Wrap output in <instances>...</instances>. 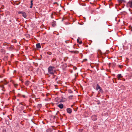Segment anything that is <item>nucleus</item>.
I'll return each instance as SVG.
<instances>
[{
    "mask_svg": "<svg viewBox=\"0 0 132 132\" xmlns=\"http://www.w3.org/2000/svg\"><path fill=\"white\" fill-rule=\"evenodd\" d=\"M48 73L52 75H53L55 72V68L52 66H50L48 68Z\"/></svg>",
    "mask_w": 132,
    "mask_h": 132,
    "instance_id": "1",
    "label": "nucleus"
},
{
    "mask_svg": "<svg viewBox=\"0 0 132 132\" xmlns=\"http://www.w3.org/2000/svg\"><path fill=\"white\" fill-rule=\"evenodd\" d=\"M127 5L128 6L130 7L131 8H132V0L129 1L128 2Z\"/></svg>",
    "mask_w": 132,
    "mask_h": 132,
    "instance_id": "2",
    "label": "nucleus"
},
{
    "mask_svg": "<svg viewBox=\"0 0 132 132\" xmlns=\"http://www.w3.org/2000/svg\"><path fill=\"white\" fill-rule=\"evenodd\" d=\"M92 118L94 121L96 120L97 119V117L96 115H94L92 116Z\"/></svg>",
    "mask_w": 132,
    "mask_h": 132,
    "instance_id": "3",
    "label": "nucleus"
},
{
    "mask_svg": "<svg viewBox=\"0 0 132 132\" xmlns=\"http://www.w3.org/2000/svg\"><path fill=\"white\" fill-rule=\"evenodd\" d=\"M8 82H6V83H4L3 81H1V82H0V86H1V87H3V85H1L2 84H3L4 85H6L7 84Z\"/></svg>",
    "mask_w": 132,
    "mask_h": 132,
    "instance_id": "4",
    "label": "nucleus"
},
{
    "mask_svg": "<svg viewBox=\"0 0 132 132\" xmlns=\"http://www.w3.org/2000/svg\"><path fill=\"white\" fill-rule=\"evenodd\" d=\"M67 112L69 114L71 113L72 112V110L70 108H67Z\"/></svg>",
    "mask_w": 132,
    "mask_h": 132,
    "instance_id": "5",
    "label": "nucleus"
},
{
    "mask_svg": "<svg viewBox=\"0 0 132 132\" xmlns=\"http://www.w3.org/2000/svg\"><path fill=\"white\" fill-rule=\"evenodd\" d=\"M117 78L118 80H121V78H122V76L121 74H119L117 75Z\"/></svg>",
    "mask_w": 132,
    "mask_h": 132,
    "instance_id": "6",
    "label": "nucleus"
},
{
    "mask_svg": "<svg viewBox=\"0 0 132 132\" xmlns=\"http://www.w3.org/2000/svg\"><path fill=\"white\" fill-rule=\"evenodd\" d=\"M58 106L60 109H62L63 108V106L62 104H60L59 105H57Z\"/></svg>",
    "mask_w": 132,
    "mask_h": 132,
    "instance_id": "7",
    "label": "nucleus"
},
{
    "mask_svg": "<svg viewBox=\"0 0 132 132\" xmlns=\"http://www.w3.org/2000/svg\"><path fill=\"white\" fill-rule=\"evenodd\" d=\"M36 47L37 48H41V46L40 43H38L36 44Z\"/></svg>",
    "mask_w": 132,
    "mask_h": 132,
    "instance_id": "8",
    "label": "nucleus"
},
{
    "mask_svg": "<svg viewBox=\"0 0 132 132\" xmlns=\"http://www.w3.org/2000/svg\"><path fill=\"white\" fill-rule=\"evenodd\" d=\"M101 88L98 84H97L96 87V90H98L101 89Z\"/></svg>",
    "mask_w": 132,
    "mask_h": 132,
    "instance_id": "9",
    "label": "nucleus"
},
{
    "mask_svg": "<svg viewBox=\"0 0 132 132\" xmlns=\"http://www.w3.org/2000/svg\"><path fill=\"white\" fill-rule=\"evenodd\" d=\"M22 15L24 18H26L27 17V15L26 13H25L24 12H23V13H22Z\"/></svg>",
    "mask_w": 132,
    "mask_h": 132,
    "instance_id": "10",
    "label": "nucleus"
},
{
    "mask_svg": "<svg viewBox=\"0 0 132 132\" xmlns=\"http://www.w3.org/2000/svg\"><path fill=\"white\" fill-rule=\"evenodd\" d=\"M56 23L55 22H53L52 23V26L54 27L56 26Z\"/></svg>",
    "mask_w": 132,
    "mask_h": 132,
    "instance_id": "11",
    "label": "nucleus"
},
{
    "mask_svg": "<svg viewBox=\"0 0 132 132\" xmlns=\"http://www.w3.org/2000/svg\"><path fill=\"white\" fill-rule=\"evenodd\" d=\"M77 42L78 43L80 44H82V41H79V39L78 38L77 39Z\"/></svg>",
    "mask_w": 132,
    "mask_h": 132,
    "instance_id": "12",
    "label": "nucleus"
},
{
    "mask_svg": "<svg viewBox=\"0 0 132 132\" xmlns=\"http://www.w3.org/2000/svg\"><path fill=\"white\" fill-rule=\"evenodd\" d=\"M29 84V82L28 81H26L25 82V85L27 86H28Z\"/></svg>",
    "mask_w": 132,
    "mask_h": 132,
    "instance_id": "13",
    "label": "nucleus"
},
{
    "mask_svg": "<svg viewBox=\"0 0 132 132\" xmlns=\"http://www.w3.org/2000/svg\"><path fill=\"white\" fill-rule=\"evenodd\" d=\"M30 2H31V6H30V8H31L32 7V6L33 5V3H32V2H33L32 0H31L30 1Z\"/></svg>",
    "mask_w": 132,
    "mask_h": 132,
    "instance_id": "14",
    "label": "nucleus"
},
{
    "mask_svg": "<svg viewBox=\"0 0 132 132\" xmlns=\"http://www.w3.org/2000/svg\"><path fill=\"white\" fill-rule=\"evenodd\" d=\"M98 92L99 93H103V90L101 88L99 89V90Z\"/></svg>",
    "mask_w": 132,
    "mask_h": 132,
    "instance_id": "15",
    "label": "nucleus"
},
{
    "mask_svg": "<svg viewBox=\"0 0 132 132\" xmlns=\"http://www.w3.org/2000/svg\"><path fill=\"white\" fill-rule=\"evenodd\" d=\"M52 131L51 129H48L46 130V131L47 132H50Z\"/></svg>",
    "mask_w": 132,
    "mask_h": 132,
    "instance_id": "16",
    "label": "nucleus"
},
{
    "mask_svg": "<svg viewBox=\"0 0 132 132\" xmlns=\"http://www.w3.org/2000/svg\"><path fill=\"white\" fill-rule=\"evenodd\" d=\"M13 84H14V86L15 87H17V86L18 85V84H15L14 83Z\"/></svg>",
    "mask_w": 132,
    "mask_h": 132,
    "instance_id": "17",
    "label": "nucleus"
},
{
    "mask_svg": "<svg viewBox=\"0 0 132 132\" xmlns=\"http://www.w3.org/2000/svg\"><path fill=\"white\" fill-rule=\"evenodd\" d=\"M73 97V95H71L69 96V99H72Z\"/></svg>",
    "mask_w": 132,
    "mask_h": 132,
    "instance_id": "18",
    "label": "nucleus"
},
{
    "mask_svg": "<svg viewBox=\"0 0 132 132\" xmlns=\"http://www.w3.org/2000/svg\"><path fill=\"white\" fill-rule=\"evenodd\" d=\"M72 52H73L74 53H78V52L77 51H72Z\"/></svg>",
    "mask_w": 132,
    "mask_h": 132,
    "instance_id": "19",
    "label": "nucleus"
},
{
    "mask_svg": "<svg viewBox=\"0 0 132 132\" xmlns=\"http://www.w3.org/2000/svg\"><path fill=\"white\" fill-rule=\"evenodd\" d=\"M24 12H22V11H19L18 12V13L19 14H22V13H23Z\"/></svg>",
    "mask_w": 132,
    "mask_h": 132,
    "instance_id": "20",
    "label": "nucleus"
},
{
    "mask_svg": "<svg viewBox=\"0 0 132 132\" xmlns=\"http://www.w3.org/2000/svg\"><path fill=\"white\" fill-rule=\"evenodd\" d=\"M68 92L70 93H72V92L71 90H68Z\"/></svg>",
    "mask_w": 132,
    "mask_h": 132,
    "instance_id": "21",
    "label": "nucleus"
},
{
    "mask_svg": "<svg viewBox=\"0 0 132 132\" xmlns=\"http://www.w3.org/2000/svg\"><path fill=\"white\" fill-rule=\"evenodd\" d=\"M83 131V129H80L79 130V132H82Z\"/></svg>",
    "mask_w": 132,
    "mask_h": 132,
    "instance_id": "22",
    "label": "nucleus"
},
{
    "mask_svg": "<svg viewBox=\"0 0 132 132\" xmlns=\"http://www.w3.org/2000/svg\"><path fill=\"white\" fill-rule=\"evenodd\" d=\"M47 54L48 55H51L52 54V53L51 52H47Z\"/></svg>",
    "mask_w": 132,
    "mask_h": 132,
    "instance_id": "23",
    "label": "nucleus"
},
{
    "mask_svg": "<svg viewBox=\"0 0 132 132\" xmlns=\"http://www.w3.org/2000/svg\"><path fill=\"white\" fill-rule=\"evenodd\" d=\"M56 60V59H53L52 60V61H55Z\"/></svg>",
    "mask_w": 132,
    "mask_h": 132,
    "instance_id": "24",
    "label": "nucleus"
},
{
    "mask_svg": "<svg viewBox=\"0 0 132 132\" xmlns=\"http://www.w3.org/2000/svg\"><path fill=\"white\" fill-rule=\"evenodd\" d=\"M22 96L24 97L25 98L26 97V96L25 95H22Z\"/></svg>",
    "mask_w": 132,
    "mask_h": 132,
    "instance_id": "25",
    "label": "nucleus"
},
{
    "mask_svg": "<svg viewBox=\"0 0 132 132\" xmlns=\"http://www.w3.org/2000/svg\"><path fill=\"white\" fill-rule=\"evenodd\" d=\"M63 101L62 100H61L60 101V102H63Z\"/></svg>",
    "mask_w": 132,
    "mask_h": 132,
    "instance_id": "26",
    "label": "nucleus"
},
{
    "mask_svg": "<svg viewBox=\"0 0 132 132\" xmlns=\"http://www.w3.org/2000/svg\"><path fill=\"white\" fill-rule=\"evenodd\" d=\"M119 67H120L121 68H122V66H120V65H119Z\"/></svg>",
    "mask_w": 132,
    "mask_h": 132,
    "instance_id": "27",
    "label": "nucleus"
},
{
    "mask_svg": "<svg viewBox=\"0 0 132 132\" xmlns=\"http://www.w3.org/2000/svg\"><path fill=\"white\" fill-rule=\"evenodd\" d=\"M20 95L19 94H18V95L19 96Z\"/></svg>",
    "mask_w": 132,
    "mask_h": 132,
    "instance_id": "28",
    "label": "nucleus"
},
{
    "mask_svg": "<svg viewBox=\"0 0 132 132\" xmlns=\"http://www.w3.org/2000/svg\"><path fill=\"white\" fill-rule=\"evenodd\" d=\"M4 81H5V82H6V81H5V80H4Z\"/></svg>",
    "mask_w": 132,
    "mask_h": 132,
    "instance_id": "29",
    "label": "nucleus"
},
{
    "mask_svg": "<svg viewBox=\"0 0 132 132\" xmlns=\"http://www.w3.org/2000/svg\"><path fill=\"white\" fill-rule=\"evenodd\" d=\"M4 81H5V82H6V81H5V80H4Z\"/></svg>",
    "mask_w": 132,
    "mask_h": 132,
    "instance_id": "30",
    "label": "nucleus"
}]
</instances>
